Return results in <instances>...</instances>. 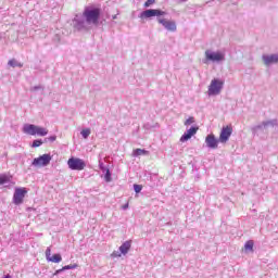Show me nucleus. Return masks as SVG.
I'll return each mask as SVG.
<instances>
[{"mask_svg":"<svg viewBox=\"0 0 278 278\" xmlns=\"http://www.w3.org/2000/svg\"><path fill=\"white\" fill-rule=\"evenodd\" d=\"M153 16H156L157 23L160 25H163V27L167 31H177V24L174 21L166 20L163 16H166V12L160 10V9H148L140 13V18H153Z\"/></svg>","mask_w":278,"mask_h":278,"instance_id":"nucleus-1","label":"nucleus"},{"mask_svg":"<svg viewBox=\"0 0 278 278\" xmlns=\"http://www.w3.org/2000/svg\"><path fill=\"white\" fill-rule=\"evenodd\" d=\"M83 15L85 16V21L87 25H99V17L101 16V10L97 8L87 7Z\"/></svg>","mask_w":278,"mask_h":278,"instance_id":"nucleus-2","label":"nucleus"},{"mask_svg":"<svg viewBox=\"0 0 278 278\" xmlns=\"http://www.w3.org/2000/svg\"><path fill=\"white\" fill-rule=\"evenodd\" d=\"M205 59L203 60L204 64H207V62H213V63H218V62H225V52L223 51H212V50H206L205 53Z\"/></svg>","mask_w":278,"mask_h":278,"instance_id":"nucleus-3","label":"nucleus"},{"mask_svg":"<svg viewBox=\"0 0 278 278\" xmlns=\"http://www.w3.org/2000/svg\"><path fill=\"white\" fill-rule=\"evenodd\" d=\"M224 86L225 81L223 79L214 78L208 86V97H217V94H220Z\"/></svg>","mask_w":278,"mask_h":278,"instance_id":"nucleus-4","label":"nucleus"},{"mask_svg":"<svg viewBox=\"0 0 278 278\" xmlns=\"http://www.w3.org/2000/svg\"><path fill=\"white\" fill-rule=\"evenodd\" d=\"M67 165L71 170H84L86 163L81 159L72 157L67 161Z\"/></svg>","mask_w":278,"mask_h":278,"instance_id":"nucleus-5","label":"nucleus"},{"mask_svg":"<svg viewBox=\"0 0 278 278\" xmlns=\"http://www.w3.org/2000/svg\"><path fill=\"white\" fill-rule=\"evenodd\" d=\"M86 23L87 22L84 14H77L74 17L72 25L74 29H77V31H81V29H86Z\"/></svg>","mask_w":278,"mask_h":278,"instance_id":"nucleus-6","label":"nucleus"},{"mask_svg":"<svg viewBox=\"0 0 278 278\" xmlns=\"http://www.w3.org/2000/svg\"><path fill=\"white\" fill-rule=\"evenodd\" d=\"M51 154H42L39 157L34 159L33 161V166H38V167H42V166H49V164H51Z\"/></svg>","mask_w":278,"mask_h":278,"instance_id":"nucleus-7","label":"nucleus"},{"mask_svg":"<svg viewBox=\"0 0 278 278\" xmlns=\"http://www.w3.org/2000/svg\"><path fill=\"white\" fill-rule=\"evenodd\" d=\"M231 134H233V128H231V126L223 127L219 134V142H222V144L228 142L229 138H231Z\"/></svg>","mask_w":278,"mask_h":278,"instance_id":"nucleus-8","label":"nucleus"},{"mask_svg":"<svg viewBox=\"0 0 278 278\" xmlns=\"http://www.w3.org/2000/svg\"><path fill=\"white\" fill-rule=\"evenodd\" d=\"M25 194H27V190H25V188H16L13 194V203L15 205H21V203H23V199H25Z\"/></svg>","mask_w":278,"mask_h":278,"instance_id":"nucleus-9","label":"nucleus"},{"mask_svg":"<svg viewBox=\"0 0 278 278\" xmlns=\"http://www.w3.org/2000/svg\"><path fill=\"white\" fill-rule=\"evenodd\" d=\"M129 249H131V241H125L119 247V252L112 253V257H121V255H127V253H129Z\"/></svg>","mask_w":278,"mask_h":278,"instance_id":"nucleus-10","label":"nucleus"},{"mask_svg":"<svg viewBox=\"0 0 278 278\" xmlns=\"http://www.w3.org/2000/svg\"><path fill=\"white\" fill-rule=\"evenodd\" d=\"M218 142H220V139H216V136L213 134L207 135L205 138L207 149H218Z\"/></svg>","mask_w":278,"mask_h":278,"instance_id":"nucleus-11","label":"nucleus"},{"mask_svg":"<svg viewBox=\"0 0 278 278\" xmlns=\"http://www.w3.org/2000/svg\"><path fill=\"white\" fill-rule=\"evenodd\" d=\"M262 60H263L265 66H273V64H278V53L263 54Z\"/></svg>","mask_w":278,"mask_h":278,"instance_id":"nucleus-12","label":"nucleus"},{"mask_svg":"<svg viewBox=\"0 0 278 278\" xmlns=\"http://www.w3.org/2000/svg\"><path fill=\"white\" fill-rule=\"evenodd\" d=\"M197 131H199V127H191L180 137V142H188L192 136H195Z\"/></svg>","mask_w":278,"mask_h":278,"instance_id":"nucleus-13","label":"nucleus"},{"mask_svg":"<svg viewBox=\"0 0 278 278\" xmlns=\"http://www.w3.org/2000/svg\"><path fill=\"white\" fill-rule=\"evenodd\" d=\"M36 125L34 124H26L23 127L24 134H28V136H36Z\"/></svg>","mask_w":278,"mask_h":278,"instance_id":"nucleus-14","label":"nucleus"},{"mask_svg":"<svg viewBox=\"0 0 278 278\" xmlns=\"http://www.w3.org/2000/svg\"><path fill=\"white\" fill-rule=\"evenodd\" d=\"M277 126V119H269L266 122H263L261 125L256 126V129H262L263 127H275Z\"/></svg>","mask_w":278,"mask_h":278,"instance_id":"nucleus-15","label":"nucleus"},{"mask_svg":"<svg viewBox=\"0 0 278 278\" xmlns=\"http://www.w3.org/2000/svg\"><path fill=\"white\" fill-rule=\"evenodd\" d=\"M49 130L45 127L36 126L35 136H47Z\"/></svg>","mask_w":278,"mask_h":278,"instance_id":"nucleus-16","label":"nucleus"},{"mask_svg":"<svg viewBox=\"0 0 278 278\" xmlns=\"http://www.w3.org/2000/svg\"><path fill=\"white\" fill-rule=\"evenodd\" d=\"M75 268H77V264L66 265V266H64L63 268L58 269V270L54 273V276H55V275H60V273H64V270H75Z\"/></svg>","mask_w":278,"mask_h":278,"instance_id":"nucleus-17","label":"nucleus"},{"mask_svg":"<svg viewBox=\"0 0 278 278\" xmlns=\"http://www.w3.org/2000/svg\"><path fill=\"white\" fill-rule=\"evenodd\" d=\"M9 66H11L12 68H23V63L16 61V59H11L9 62H8Z\"/></svg>","mask_w":278,"mask_h":278,"instance_id":"nucleus-18","label":"nucleus"},{"mask_svg":"<svg viewBox=\"0 0 278 278\" xmlns=\"http://www.w3.org/2000/svg\"><path fill=\"white\" fill-rule=\"evenodd\" d=\"M48 262H52L53 264H60V262H62V255L53 254L52 256H50Z\"/></svg>","mask_w":278,"mask_h":278,"instance_id":"nucleus-19","label":"nucleus"},{"mask_svg":"<svg viewBox=\"0 0 278 278\" xmlns=\"http://www.w3.org/2000/svg\"><path fill=\"white\" fill-rule=\"evenodd\" d=\"M3 184H10V176L7 174H0V186H3Z\"/></svg>","mask_w":278,"mask_h":278,"instance_id":"nucleus-20","label":"nucleus"},{"mask_svg":"<svg viewBox=\"0 0 278 278\" xmlns=\"http://www.w3.org/2000/svg\"><path fill=\"white\" fill-rule=\"evenodd\" d=\"M253 245H254L253 240L247 241L244 244V251H253Z\"/></svg>","mask_w":278,"mask_h":278,"instance_id":"nucleus-21","label":"nucleus"},{"mask_svg":"<svg viewBox=\"0 0 278 278\" xmlns=\"http://www.w3.org/2000/svg\"><path fill=\"white\" fill-rule=\"evenodd\" d=\"M90 134H91L90 128H86V129H83V130L80 131V136H83V138H85V140L88 139V137L90 136Z\"/></svg>","mask_w":278,"mask_h":278,"instance_id":"nucleus-22","label":"nucleus"},{"mask_svg":"<svg viewBox=\"0 0 278 278\" xmlns=\"http://www.w3.org/2000/svg\"><path fill=\"white\" fill-rule=\"evenodd\" d=\"M105 175H104V179L108 184H110V181H112V173H110L109 169H106L105 172Z\"/></svg>","mask_w":278,"mask_h":278,"instance_id":"nucleus-23","label":"nucleus"},{"mask_svg":"<svg viewBox=\"0 0 278 278\" xmlns=\"http://www.w3.org/2000/svg\"><path fill=\"white\" fill-rule=\"evenodd\" d=\"M144 153H147V151H146V150H142V149H136V150L134 151V155H135L136 157H138L139 155H144Z\"/></svg>","mask_w":278,"mask_h":278,"instance_id":"nucleus-24","label":"nucleus"},{"mask_svg":"<svg viewBox=\"0 0 278 278\" xmlns=\"http://www.w3.org/2000/svg\"><path fill=\"white\" fill-rule=\"evenodd\" d=\"M37 90H45V87H42V85H39L30 88V92H37Z\"/></svg>","mask_w":278,"mask_h":278,"instance_id":"nucleus-25","label":"nucleus"},{"mask_svg":"<svg viewBox=\"0 0 278 278\" xmlns=\"http://www.w3.org/2000/svg\"><path fill=\"white\" fill-rule=\"evenodd\" d=\"M41 144H42V140L37 139V140H34V141H33L31 147H33V148H37V147H41Z\"/></svg>","mask_w":278,"mask_h":278,"instance_id":"nucleus-26","label":"nucleus"},{"mask_svg":"<svg viewBox=\"0 0 278 278\" xmlns=\"http://www.w3.org/2000/svg\"><path fill=\"white\" fill-rule=\"evenodd\" d=\"M134 190L137 194H139V192H142V186L141 185H134Z\"/></svg>","mask_w":278,"mask_h":278,"instance_id":"nucleus-27","label":"nucleus"},{"mask_svg":"<svg viewBox=\"0 0 278 278\" xmlns=\"http://www.w3.org/2000/svg\"><path fill=\"white\" fill-rule=\"evenodd\" d=\"M153 3H155V0H147L143 5H144V8H151V5H153Z\"/></svg>","mask_w":278,"mask_h":278,"instance_id":"nucleus-28","label":"nucleus"},{"mask_svg":"<svg viewBox=\"0 0 278 278\" xmlns=\"http://www.w3.org/2000/svg\"><path fill=\"white\" fill-rule=\"evenodd\" d=\"M46 258L49 262V260H51V248H47L46 250Z\"/></svg>","mask_w":278,"mask_h":278,"instance_id":"nucleus-29","label":"nucleus"},{"mask_svg":"<svg viewBox=\"0 0 278 278\" xmlns=\"http://www.w3.org/2000/svg\"><path fill=\"white\" fill-rule=\"evenodd\" d=\"M194 123V117H189L186 122H185V125L188 126V125H192Z\"/></svg>","mask_w":278,"mask_h":278,"instance_id":"nucleus-30","label":"nucleus"},{"mask_svg":"<svg viewBox=\"0 0 278 278\" xmlns=\"http://www.w3.org/2000/svg\"><path fill=\"white\" fill-rule=\"evenodd\" d=\"M46 140H49L50 142H55V140H58L56 136H50L48 138H46Z\"/></svg>","mask_w":278,"mask_h":278,"instance_id":"nucleus-31","label":"nucleus"},{"mask_svg":"<svg viewBox=\"0 0 278 278\" xmlns=\"http://www.w3.org/2000/svg\"><path fill=\"white\" fill-rule=\"evenodd\" d=\"M100 169L102 173H105L108 170V168H105V166L103 165V163H99Z\"/></svg>","mask_w":278,"mask_h":278,"instance_id":"nucleus-32","label":"nucleus"},{"mask_svg":"<svg viewBox=\"0 0 278 278\" xmlns=\"http://www.w3.org/2000/svg\"><path fill=\"white\" fill-rule=\"evenodd\" d=\"M128 207H129V204H124V205L122 206L123 210H127Z\"/></svg>","mask_w":278,"mask_h":278,"instance_id":"nucleus-33","label":"nucleus"},{"mask_svg":"<svg viewBox=\"0 0 278 278\" xmlns=\"http://www.w3.org/2000/svg\"><path fill=\"white\" fill-rule=\"evenodd\" d=\"M113 18H116V15H115V16H113Z\"/></svg>","mask_w":278,"mask_h":278,"instance_id":"nucleus-34","label":"nucleus"},{"mask_svg":"<svg viewBox=\"0 0 278 278\" xmlns=\"http://www.w3.org/2000/svg\"><path fill=\"white\" fill-rule=\"evenodd\" d=\"M184 1H188V0H184Z\"/></svg>","mask_w":278,"mask_h":278,"instance_id":"nucleus-35","label":"nucleus"}]
</instances>
